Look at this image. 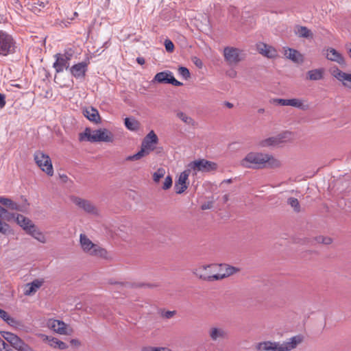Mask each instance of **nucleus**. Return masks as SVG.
<instances>
[{
  "label": "nucleus",
  "mask_w": 351,
  "mask_h": 351,
  "mask_svg": "<svg viewBox=\"0 0 351 351\" xmlns=\"http://www.w3.org/2000/svg\"><path fill=\"white\" fill-rule=\"evenodd\" d=\"M280 162L272 155L263 152H250L240 161L244 168L258 169L265 167L276 168Z\"/></svg>",
  "instance_id": "f257e3e1"
},
{
  "label": "nucleus",
  "mask_w": 351,
  "mask_h": 351,
  "mask_svg": "<svg viewBox=\"0 0 351 351\" xmlns=\"http://www.w3.org/2000/svg\"><path fill=\"white\" fill-rule=\"evenodd\" d=\"M302 340L301 335H295L282 343L271 341L258 342L254 345V348L256 351H291L295 348Z\"/></svg>",
  "instance_id": "f03ea898"
},
{
  "label": "nucleus",
  "mask_w": 351,
  "mask_h": 351,
  "mask_svg": "<svg viewBox=\"0 0 351 351\" xmlns=\"http://www.w3.org/2000/svg\"><path fill=\"white\" fill-rule=\"evenodd\" d=\"M79 140L80 141L86 140L91 143H112L114 141V136L111 132L105 128L92 131L86 128L84 132L80 134Z\"/></svg>",
  "instance_id": "7ed1b4c3"
},
{
  "label": "nucleus",
  "mask_w": 351,
  "mask_h": 351,
  "mask_svg": "<svg viewBox=\"0 0 351 351\" xmlns=\"http://www.w3.org/2000/svg\"><path fill=\"white\" fill-rule=\"evenodd\" d=\"M80 243L83 251L89 255L106 260H110L112 258L106 249L93 243L84 234L80 235Z\"/></svg>",
  "instance_id": "20e7f679"
},
{
  "label": "nucleus",
  "mask_w": 351,
  "mask_h": 351,
  "mask_svg": "<svg viewBox=\"0 0 351 351\" xmlns=\"http://www.w3.org/2000/svg\"><path fill=\"white\" fill-rule=\"evenodd\" d=\"M219 267L217 264L199 265L193 269V274L201 280L213 282L217 280V271Z\"/></svg>",
  "instance_id": "39448f33"
},
{
  "label": "nucleus",
  "mask_w": 351,
  "mask_h": 351,
  "mask_svg": "<svg viewBox=\"0 0 351 351\" xmlns=\"http://www.w3.org/2000/svg\"><path fill=\"white\" fill-rule=\"evenodd\" d=\"M16 51V42L12 36L0 29V55L8 56Z\"/></svg>",
  "instance_id": "423d86ee"
},
{
  "label": "nucleus",
  "mask_w": 351,
  "mask_h": 351,
  "mask_svg": "<svg viewBox=\"0 0 351 351\" xmlns=\"http://www.w3.org/2000/svg\"><path fill=\"white\" fill-rule=\"evenodd\" d=\"M217 167V164L213 162L205 159H199L189 163L186 169L190 173L193 171L196 174L198 171L209 172L215 170Z\"/></svg>",
  "instance_id": "0eeeda50"
},
{
  "label": "nucleus",
  "mask_w": 351,
  "mask_h": 351,
  "mask_svg": "<svg viewBox=\"0 0 351 351\" xmlns=\"http://www.w3.org/2000/svg\"><path fill=\"white\" fill-rule=\"evenodd\" d=\"M34 159L36 165L43 171L45 172L48 176H53V166L51 158L48 155L38 150L35 152Z\"/></svg>",
  "instance_id": "6e6552de"
},
{
  "label": "nucleus",
  "mask_w": 351,
  "mask_h": 351,
  "mask_svg": "<svg viewBox=\"0 0 351 351\" xmlns=\"http://www.w3.org/2000/svg\"><path fill=\"white\" fill-rule=\"evenodd\" d=\"M241 51L233 47H226L223 49V56L226 62L230 65L237 64L241 60Z\"/></svg>",
  "instance_id": "1a4fd4ad"
},
{
  "label": "nucleus",
  "mask_w": 351,
  "mask_h": 351,
  "mask_svg": "<svg viewBox=\"0 0 351 351\" xmlns=\"http://www.w3.org/2000/svg\"><path fill=\"white\" fill-rule=\"evenodd\" d=\"M153 81L162 84H171L175 86L183 85L182 82L175 79L173 73L170 71H164L156 73Z\"/></svg>",
  "instance_id": "9d476101"
},
{
  "label": "nucleus",
  "mask_w": 351,
  "mask_h": 351,
  "mask_svg": "<svg viewBox=\"0 0 351 351\" xmlns=\"http://www.w3.org/2000/svg\"><path fill=\"white\" fill-rule=\"evenodd\" d=\"M47 326L60 335H71L73 332L71 328L69 327L63 321L55 319H49L47 321Z\"/></svg>",
  "instance_id": "9b49d317"
},
{
  "label": "nucleus",
  "mask_w": 351,
  "mask_h": 351,
  "mask_svg": "<svg viewBox=\"0 0 351 351\" xmlns=\"http://www.w3.org/2000/svg\"><path fill=\"white\" fill-rule=\"evenodd\" d=\"M156 145L144 138L142 142L141 150L135 154L128 156L125 160L128 161L140 160L141 158L147 156L151 152L154 151Z\"/></svg>",
  "instance_id": "f8f14e48"
},
{
  "label": "nucleus",
  "mask_w": 351,
  "mask_h": 351,
  "mask_svg": "<svg viewBox=\"0 0 351 351\" xmlns=\"http://www.w3.org/2000/svg\"><path fill=\"white\" fill-rule=\"evenodd\" d=\"M3 338L15 349L19 351H28L29 350V348L27 344H25L18 336L12 332H4Z\"/></svg>",
  "instance_id": "ddd939ff"
},
{
  "label": "nucleus",
  "mask_w": 351,
  "mask_h": 351,
  "mask_svg": "<svg viewBox=\"0 0 351 351\" xmlns=\"http://www.w3.org/2000/svg\"><path fill=\"white\" fill-rule=\"evenodd\" d=\"M88 62L83 61L73 64L69 68L73 77L77 80H83L88 71Z\"/></svg>",
  "instance_id": "4468645a"
},
{
  "label": "nucleus",
  "mask_w": 351,
  "mask_h": 351,
  "mask_svg": "<svg viewBox=\"0 0 351 351\" xmlns=\"http://www.w3.org/2000/svg\"><path fill=\"white\" fill-rule=\"evenodd\" d=\"M73 202L80 208L82 209L88 214H98V209L97 207L88 199L76 197L73 199Z\"/></svg>",
  "instance_id": "2eb2a0df"
},
{
  "label": "nucleus",
  "mask_w": 351,
  "mask_h": 351,
  "mask_svg": "<svg viewBox=\"0 0 351 351\" xmlns=\"http://www.w3.org/2000/svg\"><path fill=\"white\" fill-rule=\"evenodd\" d=\"M208 335L213 341H220L228 337V331L222 327L213 326L208 330Z\"/></svg>",
  "instance_id": "dca6fc26"
},
{
  "label": "nucleus",
  "mask_w": 351,
  "mask_h": 351,
  "mask_svg": "<svg viewBox=\"0 0 351 351\" xmlns=\"http://www.w3.org/2000/svg\"><path fill=\"white\" fill-rule=\"evenodd\" d=\"M276 101L280 106H290L303 110L308 108V105L302 99H277Z\"/></svg>",
  "instance_id": "f3484780"
},
{
  "label": "nucleus",
  "mask_w": 351,
  "mask_h": 351,
  "mask_svg": "<svg viewBox=\"0 0 351 351\" xmlns=\"http://www.w3.org/2000/svg\"><path fill=\"white\" fill-rule=\"evenodd\" d=\"M189 174L190 172L187 169L180 174L174 186L176 193L181 194L186 190L188 188V184L186 182L189 179Z\"/></svg>",
  "instance_id": "a211bd4d"
},
{
  "label": "nucleus",
  "mask_w": 351,
  "mask_h": 351,
  "mask_svg": "<svg viewBox=\"0 0 351 351\" xmlns=\"http://www.w3.org/2000/svg\"><path fill=\"white\" fill-rule=\"evenodd\" d=\"M6 219L8 220L14 219L17 224L26 232H27L31 228H33V226L34 225L29 219L20 214L10 213L9 214V217H6Z\"/></svg>",
  "instance_id": "6ab92c4d"
},
{
  "label": "nucleus",
  "mask_w": 351,
  "mask_h": 351,
  "mask_svg": "<svg viewBox=\"0 0 351 351\" xmlns=\"http://www.w3.org/2000/svg\"><path fill=\"white\" fill-rule=\"evenodd\" d=\"M256 49L259 53L268 58H275L278 56L276 49L274 47L264 43H257Z\"/></svg>",
  "instance_id": "aec40b11"
},
{
  "label": "nucleus",
  "mask_w": 351,
  "mask_h": 351,
  "mask_svg": "<svg viewBox=\"0 0 351 351\" xmlns=\"http://www.w3.org/2000/svg\"><path fill=\"white\" fill-rule=\"evenodd\" d=\"M218 266L219 267V268L217 271V276L215 277L217 278V280L227 278L237 273L239 270L237 267L230 266L226 264H220L218 265Z\"/></svg>",
  "instance_id": "412c9836"
},
{
  "label": "nucleus",
  "mask_w": 351,
  "mask_h": 351,
  "mask_svg": "<svg viewBox=\"0 0 351 351\" xmlns=\"http://www.w3.org/2000/svg\"><path fill=\"white\" fill-rule=\"evenodd\" d=\"M55 62L53 64V67L56 73H62L64 69H69V62L63 57L62 53H58L54 55Z\"/></svg>",
  "instance_id": "4be33fe9"
},
{
  "label": "nucleus",
  "mask_w": 351,
  "mask_h": 351,
  "mask_svg": "<svg viewBox=\"0 0 351 351\" xmlns=\"http://www.w3.org/2000/svg\"><path fill=\"white\" fill-rule=\"evenodd\" d=\"M326 57L328 60L335 62L340 65L345 66L346 64L343 56L333 48L327 49Z\"/></svg>",
  "instance_id": "5701e85b"
},
{
  "label": "nucleus",
  "mask_w": 351,
  "mask_h": 351,
  "mask_svg": "<svg viewBox=\"0 0 351 351\" xmlns=\"http://www.w3.org/2000/svg\"><path fill=\"white\" fill-rule=\"evenodd\" d=\"M331 74L337 80L341 82L344 86H346L347 83H351V72L347 73L343 72L337 67H334L331 69Z\"/></svg>",
  "instance_id": "b1692460"
},
{
  "label": "nucleus",
  "mask_w": 351,
  "mask_h": 351,
  "mask_svg": "<svg viewBox=\"0 0 351 351\" xmlns=\"http://www.w3.org/2000/svg\"><path fill=\"white\" fill-rule=\"evenodd\" d=\"M0 204L11 210L22 211V206L8 197L0 196Z\"/></svg>",
  "instance_id": "393cba45"
},
{
  "label": "nucleus",
  "mask_w": 351,
  "mask_h": 351,
  "mask_svg": "<svg viewBox=\"0 0 351 351\" xmlns=\"http://www.w3.org/2000/svg\"><path fill=\"white\" fill-rule=\"evenodd\" d=\"M83 114L89 121L94 123H98L100 120V117L98 110L93 107L87 108L85 110H84Z\"/></svg>",
  "instance_id": "a878e982"
},
{
  "label": "nucleus",
  "mask_w": 351,
  "mask_h": 351,
  "mask_svg": "<svg viewBox=\"0 0 351 351\" xmlns=\"http://www.w3.org/2000/svg\"><path fill=\"white\" fill-rule=\"evenodd\" d=\"M45 340L48 342L49 346L53 348H58L63 350L68 348V346L64 342L55 337L45 336Z\"/></svg>",
  "instance_id": "bb28decb"
},
{
  "label": "nucleus",
  "mask_w": 351,
  "mask_h": 351,
  "mask_svg": "<svg viewBox=\"0 0 351 351\" xmlns=\"http://www.w3.org/2000/svg\"><path fill=\"white\" fill-rule=\"evenodd\" d=\"M294 32L300 38H312L313 37V34L311 31L305 26H295Z\"/></svg>",
  "instance_id": "cd10ccee"
},
{
  "label": "nucleus",
  "mask_w": 351,
  "mask_h": 351,
  "mask_svg": "<svg viewBox=\"0 0 351 351\" xmlns=\"http://www.w3.org/2000/svg\"><path fill=\"white\" fill-rule=\"evenodd\" d=\"M285 56L287 58L295 63L302 61V59L301 54L297 50L291 48L285 49Z\"/></svg>",
  "instance_id": "c85d7f7f"
},
{
  "label": "nucleus",
  "mask_w": 351,
  "mask_h": 351,
  "mask_svg": "<svg viewBox=\"0 0 351 351\" xmlns=\"http://www.w3.org/2000/svg\"><path fill=\"white\" fill-rule=\"evenodd\" d=\"M42 285V282L38 280H35L30 283H27L25 286L24 294L25 295H30L34 293Z\"/></svg>",
  "instance_id": "c756f323"
},
{
  "label": "nucleus",
  "mask_w": 351,
  "mask_h": 351,
  "mask_svg": "<svg viewBox=\"0 0 351 351\" xmlns=\"http://www.w3.org/2000/svg\"><path fill=\"white\" fill-rule=\"evenodd\" d=\"M280 143V138L276 136L269 137L258 142V146L259 147H269L275 146Z\"/></svg>",
  "instance_id": "7c9ffc66"
},
{
  "label": "nucleus",
  "mask_w": 351,
  "mask_h": 351,
  "mask_svg": "<svg viewBox=\"0 0 351 351\" xmlns=\"http://www.w3.org/2000/svg\"><path fill=\"white\" fill-rule=\"evenodd\" d=\"M324 70L323 69H317L310 70L307 73L308 78L310 80H319L323 78Z\"/></svg>",
  "instance_id": "2f4dec72"
},
{
  "label": "nucleus",
  "mask_w": 351,
  "mask_h": 351,
  "mask_svg": "<svg viewBox=\"0 0 351 351\" xmlns=\"http://www.w3.org/2000/svg\"><path fill=\"white\" fill-rule=\"evenodd\" d=\"M124 123L126 128L130 131H136L139 129V122L134 118H125Z\"/></svg>",
  "instance_id": "473e14b6"
},
{
  "label": "nucleus",
  "mask_w": 351,
  "mask_h": 351,
  "mask_svg": "<svg viewBox=\"0 0 351 351\" xmlns=\"http://www.w3.org/2000/svg\"><path fill=\"white\" fill-rule=\"evenodd\" d=\"M29 234L32 236L34 239L38 240V241L41 243H45L46 239L44 234L40 232L35 226V225L33 226V228H30L27 232Z\"/></svg>",
  "instance_id": "72a5a7b5"
},
{
  "label": "nucleus",
  "mask_w": 351,
  "mask_h": 351,
  "mask_svg": "<svg viewBox=\"0 0 351 351\" xmlns=\"http://www.w3.org/2000/svg\"><path fill=\"white\" fill-rule=\"evenodd\" d=\"M176 116L178 118H179L180 120H182L184 123L190 125H194L195 121L194 120L189 116L186 115L183 112H178L176 114Z\"/></svg>",
  "instance_id": "f704fd0d"
},
{
  "label": "nucleus",
  "mask_w": 351,
  "mask_h": 351,
  "mask_svg": "<svg viewBox=\"0 0 351 351\" xmlns=\"http://www.w3.org/2000/svg\"><path fill=\"white\" fill-rule=\"evenodd\" d=\"M165 175V169L163 168H158L154 173H153V180L154 182H159L160 180Z\"/></svg>",
  "instance_id": "c9c22d12"
},
{
  "label": "nucleus",
  "mask_w": 351,
  "mask_h": 351,
  "mask_svg": "<svg viewBox=\"0 0 351 351\" xmlns=\"http://www.w3.org/2000/svg\"><path fill=\"white\" fill-rule=\"evenodd\" d=\"M144 138L153 143L154 145H156L158 141V136L153 130L150 131Z\"/></svg>",
  "instance_id": "e433bc0d"
},
{
  "label": "nucleus",
  "mask_w": 351,
  "mask_h": 351,
  "mask_svg": "<svg viewBox=\"0 0 351 351\" xmlns=\"http://www.w3.org/2000/svg\"><path fill=\"white\" fill-rule=\"evenodd\" d=\"M178 74L184 80H187L190 77L189 70L184 66H180L178 69Z\"/></svg>",
  "instance_id": "4c0bfd02"
},
{
  "label": "nucleus",
  "mask_w": 351,
  "mask_h": 351,
  "mask_svg": "<svg viewBox=\"0 0 351 351\" xmlns=\"http://www.w3.org/2000/svg\"><path fill=\"white\" fill-rule=\"evenodd\" d=\"M0 232L3 234H9L12 233V230L10 226L6 223H3L0 220Z\"/></svg>",
  "instance_id": "58836bf2"
},
{
  "label": "nucleus",
  "mask_w": 351,
  "mask_h": 351,
  "mask_svg": "<svg viewBox=\"0 0 351 351\" xmlns=\"http://www.w3.org/2000/svg\"><path fill=\"white\" fill-rule=\"evenodd\" d=\"M288 204L293 208V209L298 212L300 211V203L298 199L295 197H290L288 199Z\"/></svg>",
  "instance_id": "ea45409f"
},
{
  "label": "nucleus",
  "mask_w": 351,
  "mask_h": 351,
  "mask_svg": "<svg viewBox=\"0 0 351 351\" xmlns=\"http://www.w3.org/2000/svg\"><path fill=\"white\" fill-rule=\"evenodd\" d=\"M172 183H173V181H172V178L171 176H167L165 179V181L163 182V184H162V189L163 190H167L169 189H170L172 186Z\"/></svg>",
  "instance_id": "a19ab883"
},
{
  "label": "nucleus",
  "mask_w": 351,
  "mask_h": 351,
  "mask_svg": "<svg viewBox=\"0 0 351 351\" xmlns=\"http://www.w3.org/2000/svg\"><path fill=\"white\" fill-rule=\"evenodd\" d=\"M316 241L318 243H324L326 245H328L332 243V239L330 237H324L323 236L317 237L316 238Z\"/></svg>",
  "instance_id": "79ce46f5"
},
{
  "label": "nucleus",
  "mask_w": 351,
  "mask_h": 351,
  "mask_svg": "<svg viewBox=\"0 0 351 351\" xmlns=\"http://www.w3.org/2000/svg\"><path fill=\"white\" fill-rule=\"evenodd\" d=\"M165 46L167 51L172 52L173 51L174 45L170 40L166 39L165 40Z\"/></svg>",
  "instance_id": "37998d69"
},
{
  "label": "nucleus",
  "mask_w": 351,
  "mask_h": 351,
  "mask_svg": "<svg viewBox=\"0 0 351 351\" xmlns=\"http://www.w3.org/2000/svg\"><path fill=\"white\" fill-rule=\"evenodd\" d=\"M0 351H10L9 346L0 337Z\"/></svg>",
  "instance_id": "c03bdc74"
},
{
  "label": "nucleus",
  "mask_w": 351,
  "mask_h": 351,
  "mask_svg": "<svg viewBox=\"0 0 351 351\" xmlns=\"http://www.w3.org/2000/svg\"><path fill=\"white\" fill-rule=\"evenodd\" d=\"M73 53L70 51H66L64 53H62V57L64 58L69 62L72 58Z\"/></svg>",
  "instance_id": "a18cd8bd"
},
{
  "label": "nucleus",
  "mask_w": 351,
  "mask_h": 351,
  "mask_svg": "<svg viewBox=\"0 0 351 351\" xmlns=\"http://www.w3.org/2000/svg\"><path fill=\"white\" fill-rule=\"evenodd\" d=\"M176 314V311H167L162 314V316L166 319L171 318Z\"/></svg>",
  "instance_id": "49530a36"
},
{
  "label": "nucleus",
  "mask_w": 351,
  "mask_h": 351,
  "mask_svg": "<svg viewBox=\"0 0 351 351\" xmlns=\"http://www.w3.org/2000/svg\"><path fill=\"white\" fill-rule=\"evenodd\" d=\"M226 74L228 76H229L231 78H234L237 77V71L233 69H231L230 70H228L227 72H226Z\"/></svg>",
  "instance_id": "de8ad7c7"
},
{
  "label": "nucleus",
  "mask_w": 351,
  "mask_h": 351,
  "mask_svg": "<svg viewBox=\"0 0 351 351\" xmlns=\"http://www.w3.org/2000/svg\"><path fill=\"white\" fill-rule=\"evenodd\" d=\"M4 321H5L10 326H14L16 322L14 318L10 317L8 315Z\"/></svg>",
  "instance_id": "09e8293b"
},
{
  "label": "nucleus",
  "mask_w": 351,
  "mask_h": 351,
  "mask_svg": "<svg viewBox=\"0 0 351 351\" xmlns=\"http://www.w3.org/2000/svg\"><path fill=\"white\" fill-rule=\"evenodd\" d=\"M5 106V95L0 93V108H2Z\"/></svg>",
  "instance_id": "8fccbe9b"
},
{
  "label": "nucleus",
  "mask_w": 351,
  "mask_h": 351,
  "mask_svg": "<svg viewBox=\"0 0 351 351\" xmlns=\"http://www.w3.org/2000/svg\"><path fill=\"white\" fill-rule=\"evenodd\" d=\"M193 61L194 62V64L198 67V68H202V62L201 61V60H199V58L195 57L193 59Z\"/></svg>",
  "instance_id": "3c124183"
},
{
  "label": "nucleus",
  "mask_w": 351,
  "mask_h": 351,
  "mask_svg": "<svg viewBox=\"0 0 351 351\" xmlns=\"http://www.w3.org/2000/svg\"><path fill=\"white\" fill-rule=\"evenodd\" d=\"M9 214H10V213H8L7 209H5L0 206V217H3L5 215H7L8 217H9Z\"/></svg>",
  "instance_id": "603ef678"
},
{
  "label": "nucleus",
  "mask_w": 351,
  "mask_h": 351,
  "mask_svg": "<svg viewBox=\"0 0 351 351\" xmlns=\"http://www.w3.org/2000/svg\"><path fill=\"white\" fill-rule=\"evenodd\" d=\"M8 313L4 310L0 308V317L2 318L3 320H5V318H7Z\"/></svg>",
  "instance_id": "864d4df0"
},
{
  "label": "nucleus",
  "mask_w": 351,
  "mask_h": 351,
  "mask_svg": "<svg viewBox=\"0 0 351 351\" xmlns=\"http://www.w3.org/2000/svg\"><path fill=\"white\" fill-rule=\"evenodd\" d=\"M154 351H174L171 350L170 348H166V347H156V349H154Z\"/></svg>",
  "instance_id": "5fc2aeb1"
},
{
  "label": "nucleus",
  "mask_w": 351,
  "mask_h": 351,
  "mask_svg": "<svg viewBox=\"0 0 351 351\" xmlns=\"http://www.w3.org/2000/svg\"><path fill=\"white\" fill-rule=\"evenodd\" d=\"M70 343L71 345H73L75 346H80V341L78 339H73L70 341Z\"/></svg>",
  "instance_id": "6e6d98bb"
},
{
  "label": "nucleus",
  "mask_w": 351,
  "mask_h": 351,
  "mask_svg": "<svg viewBox=\"0 0 351 351\" xmlns=\"http://www.w3.org/2000/svg\"><path fill=\"white\" fill-rule=\"evenodd\" d=\"M136 62L141 65L144 64L145 62V59L143 57H138L136 58Z\"/></svg>",
  "instance_id": "4d7b16f0"
},
{
  "label": "nucleus",
  "mask_w": 351,
  "mask_h": 351,
  "mask_svg": "<svg viewBox=\"0 0 351 351\" xmlns=\"http://www.w3.org/2000/svg\"><path fill=\"white\" fill-rule=\"evenodd\" d=\"M154 349H156V347L148 346L143 348L142 351H154Z\"/></svg>",
  "instance_id": "13d9d810"
},
{
  "label": "nucleus",
  "mask_w": 351,
  "mask_h": 351,
  "mask_svg": "<svg viewBox=\"0 0 351 351\" xmlns=\"http://www.w3.org/2000/svg\"><path fill=\"white\" fill-rule=\"evenodd\" d=\"M34 4L38 5L40 7L45 8V4L43 1H40V0H36V2L34 3Z\"/></svg>",
  "instance_id": "bf43d9fd"
},
{
  "label": "nucleus",
  "mask_w": 351,
  "mask_h": 351,
  "mask_svg": "<svg viewBox=\"0 0 351 351\" xmlns=\"http://www.w3.org/2000/svg\"><path fill=\"white\" fill-rule=\"evenodd\" d=\"M346 49L350 58H351V44H348L346 45Z\"/></svg>",
  "instance_id": "052dcab7"
},
{
  "label": "nucleus",
  "mask_w": 351,
  "mask_h": 351,
  "mask_svg": "<svg viewBox=\"0 0 351 351\" xmlns=\"http://www.w3.org/2000/svg\"><path fill=\"white\" fill-rule=\"evenodd\" d=\"M210 208V206L208 204H203L202 206V210H206V209H209Z\"/></svg>",
  "instance_id": "680f3d73"
},
{
  "label": "nucleus",
  "mask_w": 351,
  "mask_h": 351,
  "mask_svg": "<svg viewBox=\"0 0 351 351\" xmlns=\"http://www.w3.org/2000/svg\"><path fill=\"white\" fill-rule=\"evenodd\" d=\"M265 112V110L263 108H260L258 110V113H263Z\"/></svg>",
  "instance_id": "e2e57ef3"
},
{
  "label": "nucleus",
  "mask_w": 351,
  "mask_h": 351,
  "mask_svg": "<svg viewBox=\"0 0 351 351\" xmlns=\"http://www.w3.org/2000/svg\"><path fill=\"white\" fill-rule=\"evenodd\" d=\"M226 106H227L228 108H232V107L233 106V104H231V103L228 102V103L226 104Z\"/></svg>",
  "instance_id": "0e129e2a"
},
{
  "label": "nucleus",
  "mask_w": 351,
  "mask_h": 351,
  "mask_svg": "<svg viewBox=\"0 0 351 351\" xmlns=\"http://www.w3.org/2000/svg\"><path fill=\"white\" fill-rule=\"evenodd\" d=\"M223 182H227V183H230L232 182V180L228 179V180H224Z\"/></svg>",
  "instance_id": "69168bd1"
},
{
  "label": "nucleus",
  "mask_w": 351,
  "mask_h": 351,
  "mask_svg": "<svg viewBox=\"0 0 351 351\" xmlns=\"http://www.w3.org/2000/svg\"><path fill=\"white\" fill-rule=\"evenodd\" d=\"M77 15H78V14H77V12H75V13H74V16H77Z\"/></svg>",
  "instance_id": "338daca9"
},
{
  "label": "nucleus",
  "mask_w": 351,
  "mask_h": 351,
  "mask_svg": "<svg viewBox=\"0 0 351 351\" xmlns=\"http://www.w3.org/2000/svg\"><path fill=\"white\" fill-rule=\"evenodd\" d=\"M224 199H226V200L227 199V195L224 196Z\"/></svg>",
  "instance_id": "774afa93"
}]
</instances>
